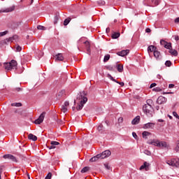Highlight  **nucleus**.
<instances>
[{"mask_svg":"<svg viewBox=\"0 0 179 179\" xmlns=\"http://www.w3.org/2000/svg\"><path fill=\"white\" fill-rule=\"evenodd\" d=\"M89 170H90V167L89 166H85L84 167L82 170H81V173H87V171H89Z\"/></svg>","mask_w":179,"mask_h":179,"instance_id":"7c9ffc66","label":"nucleus"},{"mask_svg":"<svg viewBox=\"0 0 179 179\" xmlns=\"http://www.w3.org/2000/svg\"><path fill=\"white\" fill-rule=\"evenodd\" d=\"M146 103H147L146 104H149L150 106V104L153 103V101H152V99H148Z\"/></svg>","mask_w":179,"mask_h":179,"instance_id":"c03bdc74","label":"nucleus"},{"mask_svg":"<svg viewBox=\"0 0 179 179\" xmlns=\"http://www.w3.org/2000/svg\"><path fill=\"white\" fill-rule=\"evenodd\" d=\"M105 68L106 69H107V71H110L113 72V71H115V66L108 65V66H106Z\"/></svg>","mask_w":179,"mask_h":179,"instance_id":"b1692460","label":"nucleus"},{"mask_svg":"<svg viewBox=\"0 0 179 179\" xmlns=\"http://www.w3.org/2000/svg\"><path fill=\"white\" fill-rule=\"evenodd\" d=\"M8 31H5L3 32H0V37H3V36H6V34H8Z\"/></svg>","mask_w":179,"mask_h":179,"instance_id":"c9c22d12","label":"nucleus"},{"mask_svg":"<svg viewBox=\"0 0 179 179\" xmlns=\"http://www.w3.org/2000/svg\"><path fill=\"white\" fill-rule=\"evenodd\" d=\"M56 61H64V56L62 54L59 53L56 55Z\"/></svg>","mask_w":179,"mask_h":179,"instance_id":"412c9836","label":"nucleus"},{"mask_svg":"<svg viewBox=\"0 0 179 179\" xmlns=\"http://www.w3.org/2000/svg\"><path fill=\"white\" fill-rule=\"evenodd\" d=\"M176 152H179V141L177 142L176 147L175 148Z\"/></svg>","mask_w":179,"mask_h":179,"instance_id":"a19ab883","label":"nucleus"},{"mask_svg":"<svg viewBox=\"0 0 179 179\" xmlns=\"http://www.w3.org/2000/svg\"><path fill=\"white\" fill-rule=\"evenodd\" d=\"M140 121H141V116L138 115L131 121V124L132 125H136Z\"/></svg>","mask_w":179,"mask_h":179,"instance_id":"a211bd4d","label":"nucleus"},{"mask_svg":"<svg viewBox=\"0 0 179 179\" xmlns=\"http://www.w3.org/2000/svg\"><path fill=\"white\" fill-rule=\"evenodd\" d=\"M120 36H121V34H120V32H114L112 34V38H118V37H120Z\"/></svg>","mask_w":179,"mask_h":179,"instance_id":"bb28decb","label":"nucleus"},{"mask_svg":"<svg viewBox=\"0 0 179 179\" xmlns=\"http://www.w3.org/2000/svg\"><path fill=\"white\" fill-rule=\"evenodd\" d=\"M106 33H110V28H106Z\"/></svg>","mask_w":179,"mask_h":179,"instance_id":"0e129e2a","label":"nucleus"},{"mask_svg":"<svg viewBox=\"0 0 179 179\" xmlns=\"http://www.w3.org/2000/svg\"><path fill=\"white\" fill-rule=\"evenodd\" d=\"M99 3H101L102 5H105L106 4V2L105 1H99Z\"/></svg>","mask_w":179,"mask_h":179,"instance_id":"052dcab7","label":"nucleus"},{"mask_svg":"<svg viewBox=\"0 0 179 179\" xmlns=\"http://www.w3.org/2000/svg\"><path fill=\"white\" fill-rule=\"evenodd\" d=\"M169 89H173V87H174V85L173 84H169Z\"/></svg>","mask_w":179,"mask_h":179,"instance_id":"5fc2aeb1","label":"nucleus"},{"mask_svg":"<svg viewBox=\"0 0 179 179\" xmlns=\"http://www.w3.org/2000/svg\"><path fill=\"white\" fill-rule=\"evenodd\" d=\"M143 111L148 117H153V107L150 104H145L143 106Z\"/></svg>","mask_w":179,"mask_h":179,"instance_id":"7ed1b4c3","label":"nucleus"},{"mask_svg":"<svg viewBox=\"0 0 179 179\" xmlns=\"http://www.w3.org/2000/svg\"><path fill=\"white\" fill-rule=\"evenodd\" d=\"M157 50V48L153 45L148 46V52L150 54V52H155Z\"/></svg>","mask_w":179,"mask_h":179,"instance_id":"dca6fc26","label":"nucleus"},{"mask_svg":"<svg viewBox=\"0 0 179 179\" xmlns=\"http://www.w3.org/2000/svg\"><path fill=\"white\" fill-rule=\"evenodd\" d=\"M169 52L171 53V55H173V57H177L178 55V52L174 49H170Z\"/></svg>","mask_w":179,"mask_h":179,"instance_id":"5701e85b","label":"nucleus"},{"mask_svg":"<svg viewBox=\"0 0 179 179\" xmlns=\"http://www.w3.org/2000/svg\"><path fill=\"white\" fill-rule=\"evenodd\" d=\"M150 31H152V30L150 28L145 29V33H150Z\"/></svg>","mask_w":179,"mask_h":179,"instance_id":"603ef678","label":"nucleus"},{"mask_svg":"<svg viewBox=\"0 0 179 179\" xmlns=\"http://www.w3.org/2000/svg\"><path fill=\"white\" fill-rule=\"evenodd\" d=\"M101 129H103V124H100V125L98 127V131H101Z\"/></svg>","mask_w":179,"mask_h":179,"instance_id":"de8ad7c7","label":"nucleus"},{"mask_svg":"<svg viewBox=\"0 0 179 179\" xmlns=\"http://www.w3.org/2000/svg\"><path fill=\"white\" fill-rule=\"evenodd\" d=\"M164 120H162V119H159V120H158V122H164Z\"/></svg>","mask_w":179,"mask_h":179,"instance_id":"69168bd1","label":"nucleus"},{"mask_svg":"<svg viewBox=\"0 0 179 179\" xmlns=\"http://www.w3.org/2000/svg\"><path fill=\"white\" fill-rule=\"evenodd\" d=\"M115 83L120 85L121 86V87H123V86L124 85V83H122V82L117 81V82H115Z\"/></svg>","mask_w":179,"mask_h":179,"instance_id":"37998d69","label":"nucleus"},{"mask_svg":"<svg viewBox=\"0 0 179 179\" xmlns=\"http://www.w3.org/2000/svg\"><path fill=\"white\" fill-rule=\"evenodd\" d=\"M155 86H157L156 83H152L150 86V88L152 89V87H155Z\"/></svg>","mask_w":179,"mask_h":179,"instance_id":"09e8293b","label":"nucleus"},{"mask_svg":"<svg viewBox=\"0 0 179 179\" xmlns=\"http://www.w3.org/2000/svg\"><path fill=\"white\" fill-rule=\"evenodd\" d=\"M105 167L107 170H110V166L108 164H105Z\"/></svg>","mask_w":179,"mask_h":179,"instance_id":"4d7b16f0","label":"nucleus"},{"mask_svg":"<svg viewBox=\"0 0 179 179\" xmlns=\"http://www.w3.org/2000/svg\"><path fill=\"white\" fill-rule=\"evenodd\" d=\"M33 2H34V0H31L30 3H29V4H28V5H32Z\"/></svg>","mask_w":179,"mask_h":179,"instance_id":"338daca9","label":"nucleus"},{"mask_svg":"<svg viewBox=\"0 0 179 179\" xmlns=\"http://www.w3.org/2000/svg\"><path fill=\"white\" fill-rule=\"evenodd\" d=\"M28 138L30 141H37V136H36L33 134H29V136H28Z\"/></svg>","mask_w":179,"mask_h":179,"instance_id":"4be33fe9","label":"nucleus"},{"mask_svg":"<svg viewBox=\"0 0 179 179\" xmlns=\"http://www.w3.org/2000/svg\"><path fill=\"white\" fill-rule=\"evenodd\" d=\"M140 170H145L149 171L150 170V164L148 162H145L143 165L141 166Z\"/></svg>","mask_w":179,"mask_h":179,"instance_id":"6e6552de","label":"nucleus"},{"mask_svg":"<svg viewBox=\"0 0 179 179\" xmlns=\"http://www.w3.org/2000/svg\"><path fill=\"white\" fill-rule=\"evenodd\" d=\"M65 94V90H62L61 92H59L57 94L58 96V99H61V97H62V96H64Z\"/></svg>","mask_w":179,"mask_h":179,"instance_id":"c756f323","label":"nucleus"},{"mask_svg":"<svg viewBox=\"0 0 179 179\" xmlns=\"http://www.w3.org/2000/svg\"><path fill=\"white\" fill-rule=\"evenodd\" d=\"M175 40H176V41H178L179 36H175Z\"/></svg>","mask_w":179,"mask_h":179,"instance_id":"13d9d810","label":"nucleus"},{"mask_svg":"<svg viewBox=\"0 0 179 179\" xmlns=\"http://www.w3.org/2000/svg\"><path fill=\"white\" fill-rule=\"evenodd\" d=\"M15 10V6L9 7L7 8H2L0 10V13H8L9 12H13Z\"/></svg>","mask_w":179,"mask_h":179,"instance_id":"9b49d317","label":"nucleus"},{"mask_svg":"<svg viewBox=\"0 0 179 179\" xmlns=\"http://www.w3.org/2000/svg\"><path fill=\"white\" fill-rule=\"evenodd\" d=\"M37 29H38V30H45V27H44L43 25H38Z\"/></svg>","mask_w":179,"mask_h":179,"instance_id":"f704fd0d","label":"nucleus"},{"mask_svg":"<svg viewBox=\"0 0 179 179\" xmlns=\"http://www.w3.org/2000/svg\"><path fill=\"white\" fill-rule=\"evenodd\" d=\"M68 107H69V101H65L64 105L62 106V111L64 113H66Z\"/></svg>","mask_w":179,"mask_h":179,"instance_id":"ddd939ff","label":"nucleus"},{"mask_svg":"<svg viewBox=\"0 0 179 179\" xmlns=\"http://www.w3.org/2000/svg\"><path fill=\"white\" fill-rule=\"evenodd\" d=\"M16 38H17V35H15V36H13V37H10V38H7L6 40H7V41L9 43V42H13V40H16Z\"/></svg>","mask_w":179,"mask_h":179,"instance_id":"c85d7f7f","label":"nucleus"},{"mask_svg":"<svg viewBox=\"0 0 179 179\" xmlns=\"http://www.w3.org/2000/svg\"><path fill=\"white\" fill-rule=\"evenodd\" d=\"M101 159H106V157H108L111 156V151L107 150L103 151L101 154H99Z\"/></svg>","mask_w":179,"mask_h":179,"instance_id":"1a4fd4ad","label":"nucleus"},{"mask_svg":"<svg viewBox=\"0 0 179 179\" xmlns=\"http://www.w3.org/2000/svg\"><path fill=\"white\" fill-rule=\"evenodd\" d=\"M109 79H110V80H113V82H117V80L114 79V78L110 75H109Z\"/></svg>","mask_w":179,"mask_h":179,"instance_id":"a18cd8bd","label":"nucleus"},{"mask_svg":"<svg viewBox=\"0 0 179 179\" xmlns=\"http://www.w3.org/2000/svg\"><path fill=\"white\" fill-rule=\"evenodd\" d=\"M69 22H71V18L70 17L66 19L64 22V26H68V24H69Z\"/></svg>","mask_w":179,"mask_h":179,"instance_id":"473e14b6","label":"nucleus"},{"mask_svg":"<svg viewBox=\"0 0 179 179\" xmlns=\"http://www.w3.org/2000/svg\"><path fill=\"white\" fill-rule=\"evenodd\" d=\"M16 90H17V92H20V91H22V88H20V87L16 88Z\"/></svg>","mask_w":179,"mask_h":179,"instance_id":"680f3d73","label":"nucleus"},{"mask_svg":"<svg viewBox=\"0 0 179 179\" xmlns=\"http://www.w3.org/2000/svg\"><path fill=\"white\" fill-rule=\"evenodd\" d=\"M154 90H155V92H161L162 89H160L159 87H156V88H154Z\"/></svg>","mask_w":179,"mask_h":179,"instance_id":"8fccbe9b","label":"nucleus"},{"mask_svg":"<svg viewBox=\"0 0 179 179\" xmlns=\"http://www.w3.org/2000/svg\"><path fill=\"white\" fill-rule=\"evenodd\" d=\"M144 153H145V155H148V156H150V151L149 150H145Z\"/></svg>","mask_w":179,"mask_h":179,"instance_id":"3c124183","label":"nucleus"},{"mask_svg":"<svg viewBox=\"0 0 179 179\" xmlns=\"http://www.w3.org/2000/svg\"><path fill=\"white\" fill-rule=\"evenodd\" d=\"M155 123H152V122H148L145 124H144V129H153V128H155Z\"/></svg>","mask_w":179,"mask_h":179,"instance_id":"4468645a","label":"nucleus"},{"mask_svg":"<svg viewBox=\"0 0 179 179\" xmlns=\"http://www.w3.org/2000/svg\"><path fill=\"white\" fill-rule=\"evenodd\" d=\"M152 2L155 5L157 6L159 3L160 0H152Z\"/></svg>","mask_w":179,"mask_h":179,"instance_id":"79ce46f5","label":"nucleus"},{"mask_svg":"<svg viewBox=\"0 0 179 179\" xmlns=\"http://www.w3.org/2000/svg\"><path fill=\"white\" fill-rule=\"evenodd\" d=\"M132 135H133V137H134L135 139H137L138 135H136V133L133 132V133H132Z\"/></svg>","mask_w":179,"mask_h":179,"instance_id":"49530a36","label":"nucleus"},{"mask_svg":"<svg viewBox=\"0 0 179 179\" xmlns=\"http://www.w3.org/2000/svg\"><path fill=\"white\" fill-rule=\"evenodd\" d=\"M168 117L170 118V120H173V117L171 115H169Z\"/></svg>","mask_w":179,"mask_h":179,"instance_id":"774afa93","label":"nucleus"},{"mask_svg":"<svg viewBox=\"0 0 179 179\" xmlns=\"http://www.w3.org/2000/svg\"><path fill=\"white\" fill-rule=\"evenodd\" d=\"M16 51L17 52H20V51H22V47H20V45H17L16 47Z\"/></svg>","mask_w":179,"mask_h":179,"instance_id":"4c0bfd02","label":"nucleus"},{"mask_svg":"<svg viewBox=\"0 0 179 179\" xmlns=\"http://www.w3.org/2000/svg\"><path fill=\"white\" fill-rule=\"evenodd\" d=\"M157 79H162V76H160V75L158 74V75L157 76Z\"/></svg>","mask_w":179,"mask_h":179,"instance_id":"e2e57ef3","label":"nucleus"},{"mask_svg":"<svg viewBox=\"0 0 179 179\" xmlns=\"http://www.w3.org/2000/svg\"><path fill=\"white\" fill-rule=\"evenodd\" d=\"M11 106L12 107H22V103H13Z\"/></svg>","mask_w":179,"mask_h":179,"instance_id":"2f4dec72","label":"nucleus"},{"mask_svg":"<svg viewBox=\"0 0 179 179\" xmlns=\"http://www.w3.org/2000/svg\"><path fill=\"white\" fill-rule=\"evenodd\" d=\"M115 68H117L118 72H122L124 71V66L121 64H117Z\"/></svg>","mask_w":179,"mask_h":179,"instance_id":"a878e982","label":"nucleus"},{"mask_svg":"<svg viewBox=\"0 0 179 179\" xmlns=\"http://www.w3.org/2000/svg\"><path fill=\"white\" fill-rule=\"evenodd\" d=\"M173 117H176L178 120H179V115L177 114V112H173Z\"/></svg>","mask_w":179,"mask_h":179,"instance_id":"ea45409f","label":"nucleus"},{"mask_svg":"<svg viewBox=\"0 0 179 179\" xmlns=\"http://www.w3.org/2000/svg\"><path fill=\"white\" fill-rule=\"evenodd\" d=\"M110 59V55H106L104 56L103 62H107Z\"/></svg>","mask_w":179,"mask_h":179,"instance_id":"72a5a7b5","label":"nucleus"},{"mask_svg":"<svg viewBox=\"0 0 179 179\" xmlns=\"http://www.w3.org/2000/svg\"><path fill=\"white\" fill-rule=\"evenodd\" d=\"M175 23H179V17L175 20Z\"/></svg>","mask_w":179,"mask_h":179,"instance_id":"bf43d9fd","label":"nucleus"},{"mask_svg":"<svg viewBox=\"0 0 179 179\" xmlns=\"http://www.w3.org/2000/svg\"><path fill=\"white\" fill-rule=\"evenodd\" d=\"M157 104H164V103H167V98L159 96L158 99H157Z\"/></svg>","mask_w":179,"mask_h":179,"instance_id":"9d476101","label":"nucleus"},{"mask_svg":"<svg viewBox=\"0 0 179 179\" xmlns=\"http://www.w3.org/2000/svg\"><path fill=\"white\" fill-rule=\"evenodd\" d=\"M160 44H162V45H164L165 48H167V50H171V43H167L164 40H161Z\"/></svg>","mask_w":179,"mask_h":179,"instance_id":"f8f14e48","label":"nucleus"},{"mask_svg":"<svg viewBox=\"0 0 179 179\" xmlns=\"http://www.w3.org/2000/svg\"><path fill=\"white\" fill-rule=\"evenodd\" d=\"M51 177H52V173H49L45 179H51Z\"/></svg>","mask_w":179,"mask_h":179,"instance_id":"58836bf2","label":"nucleus"},{"mask_svg":"<svg viewBox=\"0 0 179 179\" xmlns=\"http://www.w3.org/2000/svg\"><path fill=\"white\" fill-rule=\"evenodd\" d=\"M84 44L86 47L87 52H90V42H89V41H86L84 42Z\"/></svg>","mask_w":179,"mask_h":179,"instance_id":"aec40b11","label":"nucleus"},{"mask_svg":"<svg viewBox=\"0 0 179 179\" xmlns=\"http://www.w3.org/2000/svg\"><path fill=\"white\" fill-rule=\"evenodd\" d=\"M118 121H119V122H122V121H124V119L122 117H120L118 119Z\"/></svg>","mask_w":179,"mask_h":179,"instance_id":"6e6d98bb","label":"nucleus"},{"mask_svg":"<svg viewBox=\"0 0 179 179\" xmlns=\"http://www.w3.org/2000/svg\"><path fill=\"white\" fill-rule=\"evenodd\" d=\"M99 159H101L100 154H98L97 155L92 157L90 159V162H91V163H93V162H97V160H99Z\"/></svg>","mask_w":179,"mask_h":179,"instance_id":"6ab92c4d","label":"nucleus"},{"mask_svg":"<svg viewBox=\"0 0 179 179\" xmlns=\"http://www.w3.org/2000/svg\"><path fill=\"white\" fill-rule=\"evenodd\" d=\"M128 54H129V50H122L117 52V55H119V57H125V55H128Z\"/></svg>","mask_w":179,"mask_h":179,"instance_id":"2eb2a0df","label":"nucleus"},{"mask_svg":"<svg viewBox=\"0 0 179 179\" xmlns=\"http://www.w3.org/2000/svg\"><path fill=\"white\" fill-rule=\"evenodd\" d=\"M57 22H58V17H55L54 24H57Z\"/></svg>","mask_w":179,"mask_h":179,"instance_id":"864d4df0","label":"nucleus"},{"mask_svg":"<svg viewBox=\"0 0 179 179\" xmlns=\"http://www.w3.org/2000/svg\"><path fill=\"white\" fill-rule=\"evenodd\" d=\"M78 100H80V104L76 107L77 111H80L83 108V106L87 103V97L86 96L85 92L80 93V94L77 97Z\"/></svg>","mask_w":179,"mask_h":179,"instance_id":"f03ea898","label":"nucleus"},{"mask_svg":"<svg viewBox=\"0 0 179 179\" xmlns=\"http://www.w3.org/2000/svg\"><path fill=\"white\" fill-rule=\"evenodd\" d=\"M148 145H152L157 148H161L162 149H169L170 145L166 141H160L159 139H152L148 141Z\"/></svg>","mask_w":179,"mask_h":179,"instance_id":"f257e3e1","label":"nucleus"},{"mask_svg":"<svg viewBox=\"0 0 179 179\" xmlns=\"http://www.w3.org/2000/svg\"><path fill=\"white\" fill-rule=\"evenodd\" d=\"M169 166H172V167H179V159H172L166 162Z\"/></svg>","mask_w":179,"mask_h":179,"instance_id":"39448f33","label":"nucleus"},{"mask_svg":"<svg viewBox=\"0 0 179 179\" xmlns=\"http://www.w3.org/2000/svg\"><path fill=\"white\" fill-rule=\"evenodd\" d=\"M154 57L156 58V59H160V52H159L157 50L154 52Z\"/></svg>","mask_w":179,"mask_h":179,"instance_id":"393cba45","label":"nucleus"},{"mask_svg":"<svg viewBox=\"0 0 179 179\" xmlns=\"http://www.w3.org/2000/svg\"><path fill=\"white\" fill-rule=\"evenodd\" d=\"M143 135V138H145V139H148V136H149V135H150V132L149 131H143L142 133Z\"/></svg>","mask_w":179,"mask_h":179,"instance_id":"cd10ccee","label":"nucleus"},{"mask_svg":"<svg viewBox=\"0 0 179 179\" xmlns=\"http://www.w3.org/2000/svg\"><path fill=\"white\" fill-rule=\"evenodd\" d=\"M59 145V143L57 141H51L50 145L48 146V148L50 150L51 149H55V146Z\"/></svg>","mask_w":179,"mask_h":179,"instance_id":"f3484780","label":"nucleus"},{"mask_svg":"<svg viewBox=\"0 0 179 179\" xmlns=\"http://www.w3.org/2000/svg\"><path fill=\"white\" fill-rule=\"evenodd\" d=\"M3 159H8V160H11V162H14L15 163H17V159H16V157L10 155V154H6L3 156Z\"/></svg>","mask_w":179,"mask_h":179,"instance_id":"0eeeda50","label":"nucleus"},{"mask_svg":"<svg viewBox=\"0 0 179 179\" xmlns=\"http://www.w3.org/2000/svg\"><path fill=\"white\" fill-rule=\"evenodd\" d=\"M5 69L7 71H12V69H17V62L16 60H11L10 62L4 64Z\"/></svg>","mask_w":179,"mask_h":179,"instance_id":"20e7f679","label":"nucleus"},{"mask_svg":"<svg viewBox=\"0 0 179 179\" xmlns=\"http://www.w3.org/2000/svg\"><path fill=\"white\" fill-rule=\"evenodd\" d=\"M45 117V112H43L38 119H36L34 121V124H36L37 125H40L44 121V118Z\"/></svg>","mask_w":179,"mask_h":179,"instance_id":"423d86ee","label":"nucleus"},{"mask_svg":"<svg viewBox=\"0 0 179 179\" xmlns=\"http://www.w3.org/2000/svg\"><path fill=\"white\" fill-rule=\"evenodd\" d=\"M165 65H166V66H171V62L167 60V61L165 62Z\"/></svg>","mask_w":179,"mask_h":179,"instance_id":"e433bc0d","label":"nucleus"}]
</instances>
